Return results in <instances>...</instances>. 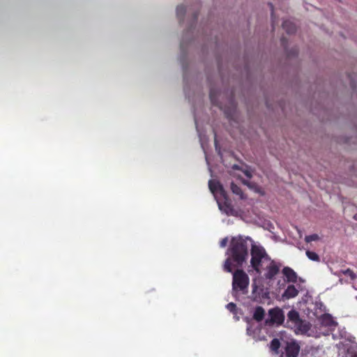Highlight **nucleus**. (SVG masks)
<instances>
[{"mask_svg":"<svg viewBox=\"0 0 357 357\" xmlns=\"http://www.w3.org/2000/svg\"><path fill=\"white\" fill-rule=\"evenodd\" d=\"M354 219L357 220V213L354 215Z\"/></svg>","mask_w":357,"mask_h":357,"instance_id":"nucleus-31","label":"nucleus"},{"mask_svg":"<svg viewBox=\"0 0 357 357\" xmlns=\"http://www.w3.org/2000/svg\"><path fill=\"white\" fill-rule=\"evenodd\" d=\"M231 190L232 192L236 195H238L241 199L243 198V193L241 188L236 185L234 182L231 183Z\"/></svg>","mask_w":357,"mask_h":357,"instance_id":"nucleus-16","label":"nucleus"},{"mask_svg":"<svg viewBox=\"0 0 357 357\" xmlns=\"http://www.w3.org/2000/svg\"><path fill=\"white\" fill-rule=\"evenodd\" d=\"M244 173H245V175L248 178H250L252 176V174H250V172L249 171H245Z\"/></svg>","mask_w":357,"mask_h":357,"instance_id":"nucleus-26","label":"nucleus"},{"mask_svg":"<svg viewBox=\"0 0 357 357\" xmlns=\"http://www.w3.org/2000/svg\"><path fill=\"white\" fill-rule=\"evenodd\" d=\"M227 309L231 312L236 314L237 310L236 305L234 303H229L226 306Z\"/></svg>","mask_w":357,"mask_h":357,"instance_id":"nucleus-21","label":"nucleus"},{"mask_svg":"<svg viewBox=\"0 0 357 357\" xmlns=\"http://www.w3.org/2000/svg\"><path fill=\"white\" fill-rule=\"evenodd\" d=\"M269 6H270L271 11H272L271 12V17H273V5L271 3H270Z\"/></svg>","mask_w":357,"mask_h":357,"instance_id":"nucleus-27","label":"nucleus"},{"mask_svg":"<svg viewBox=\"0 0 357 357\" xmlns=\"http://www.w3.org/2000/svg\"><path fill=\"white\" fill-rule=\"evenodd\" d=\"M306 255L310 259H311L312 261H319V255L314 252L307 250V251H306Z\"/></svg>","mask_w":357,"mask_h":357,"instance_id":"nucleus-19","label":"nucleus"},{"mask_svg":"<svg viewBox=\"0 0 357 357\" xmlns=\"http://www.w3.org/2000/svg\"><path fill=\"white\" fill-rule=\"evenodd\" d=\"M265 316V310L261 306L256 307L254 313L253 319L257 322L261 321Z\"/></svg>","mask_w":357,"mask_h":357,"instance_id":"nucleus-12","label":"nucleus"},{"mask_svg":"<svg viewBox=\"0 0 357 357\" xmlns=\"http://www.w3.org/2000/svg\"><path fill=\"white\" fill-rule=\"evenodd\" d=\"M280 345L281 344L280 340L277 338H274L271 342L270 349L275 354H278V350L280 347Z\"/></svg>","mask_w":357,"mask_h":357,"instance_id":"nucleus-15","label":"nucleus"},{"mask_svg":"<svg viewBox=\"0 0 357 357\" xmlns=\"http://www.w3.org/2000/svg\"><path fill=\"white\" fill-rule=\"evenodd\" d=\"M282 28L288 34L293 33L296 30V25L289 20H284L282 22Z\"/></svg>","mask_w":357,"mask_h":357,"instance_id":"nucleus-14","label":"nucleus"},{"mask_svg":"<svg viewBox=\"0 0 357 357\" xmlns=\"http://www.w3.org/2000/svg\"><path fill=\"white\" fill-rule=\"evenodd\" d=\"M224 199L225 201L223 203L218 202L220 209L228 215H237L238 212L232 206L230 200L227 198V194L225 195V198H224Z\"/></svg>","mask_w":357,"mask_h":357,"instance_id":"nucleus-8","label":"nucleus"},{"mask_svg":"<svg viewBox=\"0 0 357 357\" xmlns=\"http://www.w3.org/2000/svg\"><path fill=\"white\" fill-rule=\"evenodd\" d=\"M250 264L252 268L257 273L261 274L262 263L267 262L271 257L266 253L265 249L259 245H252L250 250Z\"/></svg>","mask_w":357,"mask_h":357,"instance_id":"nucleus-4","label":"nucleus"},{"mask_svg":"<svg viewBox=\"0 0 357 357\" xmlns=\"http://www.w3.org/2000/svg\"><path fill=\"white\" fill-rule=\"evenodd\" d=\"M319 239V236L317 234H312V235H309V236H306L305 238V241L307 242V243H310V242H312V241H317Z\"/></svg>","mask_w":357,"mask_h":357,"instance_id":"nucleus-22","label":"nucleus"},{"mask_svg":"<svg viewBox=\"0 0 357 357\" xmlns=\"http://www.w3.org/2000/svg\"><path fill=\"white\" fill-rule=\"evenodd\" d=\"M227 241H228L227 238H225L222 239L220 243V247H222V248L225 247L227 244Z\"/></svg>","mask_w":357,"mask_h":357,"instance_id":"nucleus-23","label":"nucleus"},{"mask_svg":"<svg viewBox=\"0 0 357 357\" xmlns=\"http://www.w3.org/2000/svg\"><path fill=\"white\" fill-rule=\"evenodd\" d=\"M186 13V8L183 5H179L176 7V15L180 20H183Z\"/></svg>","mask_w":357,"mask_h":357,"instance_id":"nucleus-17","label":"nucleus"},{"mask_svg":"<svg viewBox=\"0 0 357 357\" xmlns=\"http://www.w3.org/2000/svg\"><path fill=\"white\" fill-rule=\"evenodd\" d=\"M321 322L324 326L328 327L335 326L337 324L329 314H325L321 317Z\"/></svg>","mask_w":357,"mask_h":357,"instance_id":"nucleus-13","label":"nucleus"},{"mask_svg":"<svg viewBox=\"0 0 357 357\" xmlns=\"http://www.w3.org/2000/svg\"><path fill=\"white\" fill-rule=\"evenodd\" d=\"M209 96L211 103L215 106L219 107V103L216 97V93L213 89H211Z\"/></svg>","mask_w":357,"mask_h":357,"instance_id":"nucleus-18","label":"nucleus"},{"mask_svg":"<svg viewBox=\"0 0 357 357\" xmlns=\"http://www.w3.org/2000/svg\"><path fill=\"white\" fill-rule=\"evenodd\" d=\"M250 279L248 274L242 269L233 273L232 294L236 296L239 293L246 294L248 292Z\"/></svg>","mask_w":357,"mask_h":357,"instance_id":"nucleus-3","label":"nucleus"},{"mask_svg":"<svg viewBox=\"0 0 357 357\" xmlns=\"http://www.w3.org/2000/svg\"><path fill=\"white\" fill-rule=\"evenodd\" d=\"M197 17H198V13H195V14H194V19H195V20H197Z\"/></svg>","mask_w":357,"mask_h":357,"instance_id":"nucleus-28","label":"nucleus"},{"mask_svg":"<svg viewBox=\"0 0 357 357\" xmlns=\"http://www.w3.org/2000/svg\"><path fill=\"white\" fill-rule=\"evenodd\" d=\"M287 324L294 331L296 334H305L311 328L310 324L302 319L299 312L294 309L287 313Z\"/></svg>","mask_w":357,"mask_h":357,"instance_id":"nucleus-2","label":"nucleus"},{"mask_svg":"<svg viewBox=\"0 0 357 357\" xmlns=\"http://www.w3.org/2000/svg\"><path fill=\"white\" fill-rule=\"evenodd\" d=\"M354 357H357V355H354Z\"/></svg>","mask_w":357,"mask_h":357,"instance_id":"nucleus-33","label":"nucleus"},{"mask_svg":"<svg viewBox=\"0 0 357 357\" xmlns=\"http://www.w3.org/2000/svg\"><path fill=\"white\" fill-rule=\"evenodd\" d=\"M271 18H272V24H273L272 26H274L275 20L273 19V17ZM273 29H275V27H273Z\"/></svg>","mask_w":357,"mask_h":357,"instance_id":"nucleus-29","label":"nucleus"},{"mask_svg":"<svg viewBox=\"0 0 357 357\" xmlns=\"http://www.w3.org/2000/svg\"><path fill=\"white\" fill-rule=\"evenodd\" d=\"M253 287H254V291H255V289L257 288V286L256 285H253Z\"/></svg>","mask_w":357,"mask_h":357,"instance_id":"nucleus-32","label":"nucleus"},{"mask_svg":"<svg viewBox=\"0 0 357 357\" xmlns=\"http://www.w3.org/2000/svg\"><path fill=\"white\" fill-rule=\"evenodd\" d=\"M224 270L228 273L232 272L231 261L229 258L227 259L225 261Z\"/></svg>","mask_w":357,"mask_h":357,"instance_id":"nucleus-20","label":"nucleus"},{"mask_svg":"<svg viewBox=\"0 0 357 357\" xmlns=\"http://www.w3.org/2000/svg\"><path fill=\"white\" fill-rule=\"evenodd\" d=\"M344 273L345 275H350L351 278H353V275H354V273L352 271H351L349 268L347 269Z\"/></svg>","mask_w":357,"mask_h":357,"instance_id":"nucleus-24","label":"nucleus"},{"mask_svg":"<svg viewBox=\"0 0 357 357\" xmlns=\"http://www.w3.org/2000/svg\"><path fill=\"white\" fill-rule=\"evenodd\" d=\"M298 294V290L294 284H290L287 287L282 294V297L285 299H290L295 298Z\"/></svg>","mask_w":357,"mask_h":357,"instance_id":"nucleus-11","label":"nucleus"},{"mask_svg":"<svg viewBox=\"0 0 357 357\" xmlns=\"http://www.w3.org/2000/svg\"><path fill=\"white\" fill-rule=\"evenodd\" d=\"M232 260L238 266H241L248 256L247 241L242 237L233 238L230 247Z\"/></svg>","mask_w":357,"mask_h":357,"instance_id":"nucleus-1","label":"nucleus"},{"mask_svg":"<svg viewBox=\"0 0 357 357\" xmlns=\"http://www.w3.org/2000/svg\"><path fill=\"white\" fill-rule=\"evenodd\" d=\"M269 319H266L265 325L271 326L274 324L282 325L284 321L283 311L279 307H274L268 310Z\"/></svg>","mask_w":357,"mask_h":357,"instance_id":"nucleus-5","label":"nucleus"},{"mask_svg":"<svg viewBox=\"0 0 357 357\" xmlns=\"http://www.w3.org/2000/svg\"><path fill=\"white\" fill-rule=\"evenodd\" d=\"M287 40L284 37H282L281 38V44H282V45L285 47L286 45H287Z\"/></svg>","mask_w":357,"mask_h":357,"instance_id":"nucleus-25","label":"nucleus"},{"mask_svg":"<svg viewBox=\"0 0 357 357\" xmlns=\"http://www.w3.org/2000/svg\"><path fill=\"white\" fill-rule=\"evenodd\" d=\"M282 273L285 277L287 282L293 283H296L297 282V273L291 268L285 266L283 268Z\"/></svg>","mask_w":357,"mask_h":357,"instance_id":"nucleus-10","label":"nucleus"},{"mask_svg":"<svg viewBox=\"0 0 357 357\" xmlns=\"http://www.w3.org/2000/svg\"><path fill=\"white\" fill-rule=\"evenodd\" d=\"M208 188L213 194L219 193L223 198H225L227 192L218 181L210 180L208 181Z\"/></svg>","mask_w":357,"mask_h":357,"instance_id":"nucleus-9","label":"nucleus"},{"mask_svg":"<svg viewBox=\"0 0 357 357\" xmlns=\"http://www.w3.org/2000/svg\"><path fill=\"white\" fill-rule=\"evenodd\" d=\"M293 54L295 55H297V54H298L297 50H294Z\"/></svg>","mask_w":357,"mask_h":357,"instance_id":"nucleus-30","label":"nucleus"},{"mask_svg":"<svg viewBox=\"0 0 357 357\" xmlns=\"http://www.w3.org/2000/svg\"><path fill=\"white\" fill-rule=\"evenodd\" d=\"M267 262H268V264L265 268L266 273H264V278L266 280H272L279 273L282 264L271 259V258Z\"/></svg>","mask_w":357,"mask_h":357,"instance_id":"nucleus-6","label":"nucleus"},{"mask_svg":"<svg viewBox=\"0 0 357 357\" xmlns=\"http://www.w3.org/2000/svg\"><path fill=\"white\" fill-rule=\"evenodd\" d=\"M301 350V346L295 340L286 342L284 351L286 357H298Z\"/></svg>","mask_w":357,"mask_h":357,"instance_id":"nucleus-7","label":"nucleus"}]
</instances>
